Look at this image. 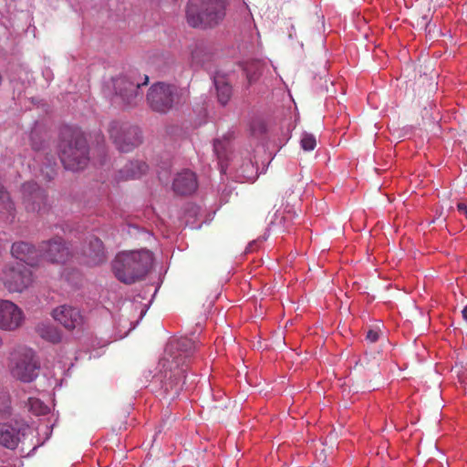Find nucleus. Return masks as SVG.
I'll use <instances>...</instances> for the list:
<instances>
[{
    "label": "nucleus",
    "instance_id": "6",
    "mask_svg": "<svg viewBox=\"0 0 467 467\" xmlns=\"http://www.w3.org/2000/svg\"><path fill=\"white\" fill-rule=\"evenodd\" d=\"M147 101L152 110L166 113L181 102L180 89L174 85L158 82L150 88Z\"/></svg>",
    "mask_w": 467,
    "mask_h": 467
},
{
    "label": "nucleus",
    "instance_id": "5",
    "mask_svg": "<svg viewBox=\"0 0 467 467\" xmlns=\"http://www.w3.org/2000/svg\"><path fill=\"white\" fill-rule=\"evenodd\" d=\"M0 280L9 293H23L32 285L34 275L23 264L10 263L3 267Z\"/></svg>",
    "mask_w": 467,
    "mask_h": 467
},
{
    "label": "nucleus",
    "instance_id": "8",
    "mask_svg": "<svg viewBox=\"0 0 467 467\" xmlns=\"http://www.w3.org/2000/svg\"><path fill=\"white\" fill-rule=\"evenodd\" d=\"M109 133L117 149L122 152H130L141 143V132L136 126L129 123L112 121Z\"/></svg>",
    "mask_w": 467,
    "mask_h": 467
},
{
    "label": "nucleus",
    "instance_id": "14",
    "mask_svg": "<svg viewBox=\"0 0 467 467\" xmlns=\"http://www.w3.org/2000/svg\"><path fill=\"white\" fill-rule=\"evenodd\" d=\"M83 262L90 266L99 265L106 261L103 243L96 236H90L82 249Z\"/></svg>",
    "mask_w": 467,
    "mask_h": 467
},
{
    "label": "nucleus",
    "instance_id": "22",
    "mask_svg": "<svg viewBox=\"0 0 467 467\" xmlns=\"http://www.w3.org/2000/svg\"><path fill=\"white\" fill-rule=\"evenodd\" d=\"M27 404L29 410L36 415H45L48 412V407L39 399L29 398Z\"/></svg>",
    "mask_w": 467,
    "mask_h": 467
},
{
    "label": "nucleus",
    "instance_id": "21",
    "mask_svg": "<svg viewBox=\"0 0 467 467\" xmlns=\"http://www.w3.org/2000/svg\"><path fill=\"white\" fill-rule=\"evenodd\" d=\"M263 64L260 61H251L246 64L244 71L249 84L254 83L262 73Z\"/></svg>",
    "mask_w": 467,
    "mask_h": 467
},
{
    "label": "nucleus",
    "instance_id": "7",
    "mask_svg": "<svg viewBox=\"0 0 467 467\" xmlns=\"http://www.w3.org/2000/svg\"><path fill=\"white\" fill-rule=\"evenodd\" d=\"M10 369L13 377L31 382L38 375L39 364L32 349L20 348L12 354Z\"/></svg>",
    "mask_w": 467,
    "mask_h": 467
},
{
    "label": "nucleus",
    "instance_id": "23",
    "mask_svg": "<svg viewBox=\"0 0 467 467\" xmlns=\"http://www.w3.org/2000/svg\"><path fill=\"white\" fill-rule=\"evenodd\" d=\"M39 331H40L41 337L50 342L57 343V342L60 341V337H61L60 334L53 327H49V326L43 327L39 329Z\"/></svg>",
    "mask_w": 467,
    "mask_h": 467
},
{
    "label": "nucleus",
    "instance_id": "12",
    "mask_svg": "<svg viewBox=\"0 0 467 467\" xmlns=\"http://www.w3.org/2000/svg\"><path fill=\"white\" fill-rule=\"evenodd\" d=\"M24 313L15 303L0 300V328L13 331L20 327L24 322Z\"/></svg>",
    "mask_w": 467,
    "mask_h": 467
},
{
    "label": "nucleus",
    "instance_id": "27",
    "mask_svg": "<svg viewBox=\"0 0 467 467\" xmlns=\"http://www.w3.org/2000/svg\"><path fill=\"white\" fill-rule=\"evenodd\" d=\"M457 209L461 213H463L467 218V204L464 202H458Z\"/></svg>",
    "mask_w": 467,
    "mask_h": 467
},
{
    "label": "nucleus",
    "instance_id": "1",
    "mask_svg": "<svg viewBox=\"0 0 467 467\" xmlns=\"http://www.w3.org/2000/svg\"><path fill=\"white\" fill-rule=\"evenodd\" d=\"M198 349V344L189 337L170 340L159 361L160 372L163 375V389L171 399L176 398L185 383V372Z\"/></svg>",
    "mask_w": 467,
    "mask_h": 467
},
{
    "label": "nucleus",
    "instance_id": "3",
    "mask_svg": "<svg viewBox=\"0 0 467 467\" xmlns=\"http://www.w3.org/2000/svg\"><path fill=\"white\" fill-rule=\"evenodd\" d=\"M152 261V254L149 250L122 252L114 259L112 269L118 280L130 285L146 275Z\"/></svg>",
    "mask_w": 467,
    "mask_h": 467
},
{
    "label": "nucleus",
    "instance_id": "4",
    "mask_svg": "<svg viewBox=\"0 0 467 467\" xmlns=\"http://www.w3.org/2000/svg\"><path fill=\"white\" fill-rule=\"evenodd\" d=\"M225 15V0H189L186 8V20L192 27L213 28Z\"/></svg>",
    "mask_w": 467,
    "mask_h": 467
},
{
    "label": "nucleus",
    "instance_id": "9",
    "mask_svg": "<svg viewBox=\"0 0 467 467\" xmlns=\"http://www.w3.org/2000/svg\"><path fill=\"white\" fill-rule=\"evenodd\" d=\"M135 72L130 75H123L114 78V89L122 102L127 106H136L142 99L143 93L140 90L141 85H147L149 78L144 76V81L140 83Z\"/></svg>",
    "mask_w": 467,
    "mask_h": 467
},
{
    "label": "nucleus",
    "instance_id": "2",
    "mask_svg": "<svg viewBox=\"0 0 467 467\" xmlns=\"http://www.w3.org/2000/svg\"><path fill=\"white\" fill-rule=\"evenodd\" d=\"M61 162L67 170L84 169L89 161V151L84 134L78 129L64 127L58 144Z\"/></svg>",
    "mask_w": 467,
    "mask_h": 467
},
{
    "label": "nucleus",
    "instance_id": "17",
    "mask_svg": "<svg viewBox=\"0 0 467 467\" xmlns=\"http://www.w3.org/2000/svg\"><path fill=\"white\" fill-rule=\"evenodd\" d=\"M19 442L18 431L7 423H0V444L14 450Z\"/></svg>",
    "mask_w": 467,
    "mask_h": 467
},
{
    "label": "nucleus",
    "instance_id": "16",
    "mask_svg": "<svg viewBox=\"0 0 467 467\" xmlns=\"http://www.w3.org/2000/svg\"><path fill=\"white\" fill-rule=\"evenodd\" d=\"M197 186L195 173L188 170L178 173L172 183L173 191L181 195H188L194 192Z\"/></svg>",
    "mask_w": 467,
    "mask_h": 467
},
{
    "label": "nucleus",
    "instance_id": "19",
    "mask_svg": "<svg viewBox=\"0 0 467 467\" xmlns=\"http://www.w3.org/2000/svg\"><path fill=\"white\" fill-rule=\"evenodd\" d=\"M214 85L219 102L222 105L227 104L232 96V87L223 78H216L214 79Z\"/></svg>",
    "mask_w": 467,
    "mask_h": 467
},
{
    "label": "nucleus",
    "instance_id": "18",
    "mask_svg": "<svg viewBox=\"0 0 467 467\" xmlns=\"http://www.w3.org/2000/svg\"><path fill=\"white\" fill-rule=\"evenodd\" d=\"M148 165L142 161H135L128 163L119 171V177L123 180L137 179L146 173Z\"/></svg>",
    "mask_w": 467,
    "mask_h": 467
},
{
    "label": "nucleus",
    "instance_id": "10",
    "mask_svg": "<svg viewBox=\"0 0 467 467\" xmlns=\"http://www.w3.org/2000/svg\"><path fill=\"white\" fill-rule=\"evenodd\" d=\"M22 202L28 213L42 214L47 212V193L34 182L22 185Z\"/></svg>",
    "mask_w": 467,
    "mask_h": 467
},
{
    "label": "nucleus",
    "instance_id": "13",
    "mask_svg": "<svg viewBox=\"0 0 467 467\" xmlns=\"http://www.w3.org/2000/svg\"><path fill=\"white\" fill-rule=\"evenodd\" d=\"M52 317L67 330L80 327L84 322L80 310L67 305L59 306L55 308L52 312Z\"/></svg>",
    "mask_w": 467,
    "mask_h": 467
},
{
    "label": "nucleus",
    "instance_id": "28",
    "mask_svg": "<svg viewBox=\"0 0 467 467\" xmlns=\"http://www.w3.org/2000/svg\"><path fill=\"white\" fill-rule=\"evenodd\" d=\"M464 320L467 321V306L462 311Z\"/></svg>",
    "mask_w": 467,
    "mask_h": 467
},
{
    "label": "nucleus",
    "instance_id": "24",
    "mask_svg": "<svg viewBox=\"0 0 467 467\" xmlns=\"http://www.w3.org/2000/svg\"><path fill=\"white\" fill-rule=\"evenodd\" d=\"M250 130L253 136L260 137L266 131L265 123L262 119H254L250 124Z\"/></svg>",
    "mask_w": 467,
    "mask_h": 467
},
{
    "label": "nucleus",
    "instance_id": "15",
    "mask_svg": "<svg viewBox=\"0 0 467 467\" xmlns=\"http://www.w3.org/2000/svg\"><path fill=\"white\" fill-rule=\"evenodd\" d=\"M11 254L16 259L33 266L38 263L40 248L37 250L33 244L26 242H16L12 244Z\"/></svg>",
    "mask_w": 467,
    "mask_h": 467
},
{
    "label": "nucleus",
    "instance_id": "11",
    "mask_svg": "<svg viewBox=\"0 0 467 467\" xmlns=\"http://www.w3.org/2000/svg\"><path fill=\"white\" fill-rule=\"evenodd\" d=\"M72 255L67 244L60 237L53 238L40 244V256L53 264H66Z\"/></svg>",
    "mask_w": 467,
    "mask_h": 467
},
{
    "label": "nucleus",
    "instance_id": "20",
    "mask_svg": "<svg viewBox=\"0 0 467 467\" xmlns=\"http://www.w3.org/2000/svg\"><path fill=\"white\" fill-rule=\"evenodd\" d=\"M229 141L226 140H215L213 143V150L217 155L219 163L221 165V171L225 172L226 165L223 164L224 161L227 160V149Z\"/></svg>",
    "mask_w": 467,
    "mask_h": 467
},
{
    "label": "nucleus",
    "instance_id": "25",
    "mask_svg": "<svg viewBox=\"0 0 467 467\" xmlns=\"http://www.w3.org/2000/svg\"><path fill=\"white\" fill-rule=\"evenodd\" d=\"M317 146V140L314 135L305 133L301 139V147L305 150H313Z\"/></svg>",
    "mask_w": 467,
    "mask_h": 467
},
{
    "label": "nucleus",
    "instance_id": "26",
    "mask_svg": "<svg viewBox=\"0 0 467 467\" xmlns=\"http://www.w3.org/2000/svg\"><path fill=\"white\" fill-rule=\"evenodd\" d=\"M379 332L378 330L369 329L367 333L366 339L370 343H375L379 340Z\"/></svg>",
    "mask_w": 467,
    "mask_h": 467
},
{
    "label": "nucleus",
    "instance_id": "29",
    "mask_svg": "<svg viewBox=\"0 0 467 467\" xmlns=\"http://www.w3.org/2000/svg\"><path fill=\"white\" fill-rule=\"evenodd\" d=\"M33 148H34L35 150H39V147H38V146H36V144H33Z\"/></svg>",
    "mask_w": 467,
    "mask_h": 467
}]
</instances>
